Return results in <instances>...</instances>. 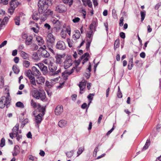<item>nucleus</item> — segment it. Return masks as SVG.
Instances as JSON below:
<instances>
[{"mask_svg": "<svg viewBox=\"0 0 161 161\" xmlns=\"http://www.w3.org/2000/svg\"><path fill=\"white\" fill-rule=\"evenodd\" d=\"M48 1L47 0H39L38 3V11L40 14H43L46 12V15H52L53 11L51 10H47L48 8Z\"/></svg>", "mask_w": 161, "mask_h": 161, "instance_id": "1", "label": "nucleus"}, {"mask_svg": "<svg viewBox=\"0 0 161 161\" xmlns=\"http://www.w3.org/2000/svg\"><path fill=\"white\" fill-rule=\"evenodd\" d=\"M55 40V38L52 34L49 33L47 34L46 37L47 46L50 51L53 54L54 53L53 50V47Z\"/></svg>", "mask_w": 161, "mask_h": 161, "instance_id": "2", "label": "nucleus"}, {"mask_svg": "<svg viewBox=\"0 0 161 161\" xmlns=\"http://www.w3.org/2000/svg\"><path fill=\"white\" fill-rule=\"evenodd\" d=\"M42 113L39 114L38 115L35 116V122L36 123V126L39 128V125L40 124L42 120V116L45 114V108L44 107H42L41 109Z\"/></svg>", "mask_w": 161, "mask_h": 161, "instance_id": "3", "label": "nucleus"}, {"mask_svg": "<svg viewBox=\"0 0 161 161\" xmlns=\"http://www.w3.org/2000/svg\"><path fill=\"white\" fill-rule=\"evenodd\" d=\"M67 10V6L64 4H60L57 5L55 11L58 13H64L66 12Z\"/></svg>", "mask_w": 161, "mask_h": 161, "instance_id": "4", "label": "nucleus"}, {"mask_svg": "<svg viewBox=\"0 0 161 161\" xmlns=\"http://www.w3.org/2000/svg\"><path fill=\"white\" fill-rule=\"evenodd\" d=\"M49 69L50 71L49 74L52 76L58 75L59 73H61V69L60 68L56 71L57 69V66L53 65H51L49 66Z\"/></svg>", "mask_w": 161, "mask_h": 161, "instance_id": "5", "label": "nucleus"}, {"mask_svg": "<svg viewBox=\"0 0 161 161\" xmlns=\"http://www.w3.org/2000/svg\"><path fill=\"white\" fill-rule=\"evenodd\" d=\"M19 125L18 124H17L13 127L12 130L13 134L16 137V139L18 141L22 138L21 135H19L18 133Z\"/></svg>", "mask_w": 161, "mask_h": 161, "instance_id": "6", "label": "nucleus"}, {"mask_svg": "<svg viewBox=\"0 0 161 161\" xmlns=\"http://www.w3.org/2000/svg\"><path fill=\"white\" fill-rule=\"evenodd\" d=\"M66 32L68 33L69 36L71 34V28L69 26H67L65 29H62L61 32V37L64 39L65 38L66 36Z\"/></svg>", "mask_w": 161, "mask_h": 161, "instance_id": "7", "label": "nucleus"}, {"mask_svg": "<svg viewBox=\"0 0 161 161\" xmlns=\"http://www.w3.org/2000/svg\"><path fill=\"white\" fill-rule=\"evenodd\" d=\"M56 48L58 49L63 50L65 49L66 46L65 43L61 41L57 42L56 46Z\"/></svg>", "mask_w": 161, "mask_h": 161, "instance_id": "8", "label": "nucleus"}, {"mask_svg": "<svg viewBox=\"0 0 161 161\" xmlns=\"http://www.w3.org/2000/svg\"><path fill=\"white\" fill-rule=\"evenodd\" d=\"M46 48V46L45 45H43V46L41 47L39 49H42V51L41 52V55L42 56L45 58H48L49 57L50 55L49 53L45 50Z\"/></svg>", "mask_w": 161, "mask_h": 161, "instance_id": "9", "label": "nucleus"}, {"mask_svg": "<svg viewBox=\"0 0 161 161\" xmlns=\"http://www.w3.org/2000/svg\"><path fill=\"white\" fill-rule=\"evenodd\" d=\"M86 83V81L84 80H83L82 81L80 82L78 85L80 88V94H82L83 93L82 91H83L84 90L85 88Z\"/></svg>", "mask_w": 161, "mask_h": 161, "instance_id": "10", "label": "nucleus"}, {"mask_svg": "<svg viewBox=\"0 0 161 161\" xmlns=\"http://www.w3.org/2000/svg\"><path fill=\"white\" fill-rule=\"evenodd\" d=\"M75 69L77 72H78L80 70V68L78 66L77 67H74L70 71L68 72L67 70H65L64 72L62 73V75L68 74V75H70L73 72Z\"/></svg>", "mask_w": 161, "mask_h": 161, "instance_id": "11", "label": "nucleus"}, {"mask_svg": "<svg viewBox=\"0 0 161 161\" xmlns=\"http://www.w3.org/2000/svg\"><path fill=\"white\" fill-rule=\"evenodd\" d=\"M64 67L65 69H67L72 64V60L70 58L66 59L64 62Z\"/></svg>", "mask_w": 161, "mask_h": 161, "instance_id": "12", "label": "nucleus"}, {"mask_svg": "<svg viewBox=\"0 0 161 161\" xmlns=\"http://www.w3.org/2000/svg\"><path fill=\"white\" fill-rule=\"evenodd\" d=\"M63 106L61 105H58L55 109V114L57 115H59L63 112Z\"/></svg>", "mask_w": 161, "mask_h": 161, "instance_id": "13", "label": "nucleus"}, {"mask_svg": "<svg viewBox=\"0 0 161 161\" xmlns=\"http://www.w3.org/2000/svg\"><path fill=\"white\" fill-rule=\"evenodd\" d=\"M39 98H37V99H41L42 101H44L46 98V94L45 92L43 91H40L39 92L38 95Z\"/></svg>", "mask_w": 161, "mask_h": 161, "instance_id": "14", "label": "nucleus"}, {"mask_svg": "<svg viewBox=\"0 0 161 161\" xmlns=\"http://www.w3.org/2000/svg\"><path fill=\"white\" fill-rule=\"evenodd\" d=\"M97 25V19H95L93 20L91 24L89 26L90 30H93V28L95 29L96 28Z\"/></svg>", "mask_w": 161, "mask_h": 161, "instance_id": "15", "label": "nucleus"}, {"mask_svg": "<svg viewBox=\"0 0 161 161\" xmlns=\"http://www.w3.org/2000/svg\"><path fill=\"white\" fill-rule=\"evenodd\" d=\"M9 18L8 17H5L2 21L0 25V30L3 28L5 25L7 24Z\"/></svg>", "mask_w": 161, "mask_h": 161, "instance_id": "16", "label": "nucleus"}, {"mask_svg": "<svg viewBox=\"0 0 161 161\" xmlns=\"http://www.w3.org/2000/svg\"><path fill=\"white\" fill-rule=\"evenodd\" d=\"M31 70L33 75L37 76L40 75L41 74L40 72L35 66L32 67Z\"/></svg>", "mask_w": 161, "mask_h": 161, "instance_id": "17", "label": "nucleus"}, {"mask_svg": "<svg viewBox=\"0 0 161 161\" xmlns=\"http://www.w3.org/2000/svg\"><path fill=\"white\" fill-rule=\"evenodd\" d=\"M36 40L39 46H42L44 44L45 42L42 37L39 36H36Z\"/></svg>", "mask_w": 161, "mask_h": 161, "instance_id": "18", "label": "nucleus"}, {"mask_svg": "<svg viewBox=\"0 0 161 161\" xmlns=\"http://www.w3.org/2000/svg\"><path fill=\"white\" fill-rule=\"evenodd\" d=\"M45 81V78L42 76L38 77L36 79V82L37 84H39L42 85L43 84Z\"/></svg>", "mask_w": 161, "mask_h": 161, "instance_id": "19", "label": "nucleus"}, {"mask_svg": "<svg viewBox=\"0 0 161 161\" xmlns=\"http://www.w3.org/2000/svg\"><path fill=\"white\" fill-rule=\"evenodd\" d=\"M31 105L34 108H42V107L39 103H37L33 99H32L31 102Z\"/></svg>", "mask_w": 161, "mask_h": 161, "instance_id": "20", "label": "nucleus"}, {"mask_svg": "<svg viewBox=\"0 0 161 161\" xmlns=\"http://www.w3.org/2000/svg\"><path fill=\"white\" fill-rule=\"evenodd\" d=\"M80 36V32L78 30H75V33L72 36V38L75 40H76L78 39Z\"/></svg>", "mask_w": 161, "mask_h": 161, "instance_id": "21", "label": "nucleus"}, {"mask_svg": "<svg viewBox=\"0 0 161 161\" xmlns=\"http://www.w3.org/2000/svg\"><path fill=\"white\" fill-rule=\"evenodd\" d=\"M89 55V54L87 53H85L84 54L82 55L80 57V60L83 59L82 62V64H83L87 62L88 60V57Z\"/></svg>", "mask_w": 161, "mask_h": 161, "instance_id": "22", "label": "nucleus"}, {"mask_svg": "<svg viewBox=\"0 0 161 161\" xmlns=\"http://www.w3.org/2000/svg\"><path fill=\"white\" fill-rule=\"evenodd\" d=\"M41 56L37 52H34L32 55V58L36 61H38L40 60Z\"/></svg>", "mask_w": 161, "mask_h": 161, "instance_id": "23", "label": "nucleus"}, {"mask_svg": "<svg viewBox=\"0 0 161 161\" xmlns=\"http://www.w3.org/2000/svg\"><path fill=\"white\" fill-rule=\"evenodd\" d=\"M56 60L55 62L56 64H61L62 63V56L61 55H57L55 57Z\"/></svg>", "mask_w": 161, "mask_h": 161, "instance_id": "24", "label": "nucleus"}, {"mask_svg": "<svg viewBox=\"0 0 161 161\" xmlns=\"http://www.w3.org/2000/svg\"><path fill=\"white\" fill-rule=\"evenodd\" d=\"M39 91H38L36 89L32 90L31 91V95L32 96L36 99L38 98L39 97L38 95L39 94Z\"/></svg>", "mask_w": 161, "mask_h": 161, "instance_id": "25", "label": "nucleus"}, {"mask_svg": "<svg viewBox=\"0 0 161 161\" xmlns=\"http://www.w3.org/2000/svg\"><path fill=\"white\" fill-rule=\"evenodd\" d=\"M67 123V121L65 120H61L59 121L58 123V126L61 128L65 127Z\"/></svg>", "mask_w": 161, "mask_h": 161, "instance_id": "26", "label": "nucleus"}, {"mask_svg": "<svg viewBox=\"0 0 161 161\" xmlns=\"http://www.w3.org/2000/svg\"><path fill=\"white\" fill-rule=\"evenodd\" d=\"M7 96L6 97H4L2 98V99H3V100L4 98L5 99V102L4 103H5V105H6V107L7 108L8 107V105L10 103V99L9 98V93H7Z\"/></svg>", "mask_w": 161, "mask_h": 161, "instance_id": "27", "label": "nucleus"}, {"mask_svg": "<svg viewBox=\"0 0 161 161\" xmlns=\"http://www.w3.org/2000/svg\"><path fill=\"white\" fill-rule=\"evenodd\" d=\"M32 41V37L31 36H28V37L26 39L25 44L27 45H30Z\"/></svg>", "mask_w": 161, "mask_h": 161, "instance_id": "28", "label": "nucleus"}, {"mask_svg": "<svg viewBox=\"0 0 161 161\" xmlns=\"http://www.w3.org/2000/svg\"><path fill=\"white\" fill-rule=\"evenodd\" d=\"M25 75L30 79L32 78L33 77H34L32 71L30 69L28 70L26 72Z\"/></svg>", "mask_w": 161, "mask_h": 161, "instance_id": "29", "label": "nucleus"}, {"mask_svg": "<svg viewBox=\"0 0 161 161\" xmlns=\"http://www.w3.org/2000/svg\"><path fill=\"white\" fill-rule=\"evenodd\" d=\"M133 65V58L131 57L129 59V62L128 65V69L129 70L131 69Z\"/></svg>", "mask_w": 161, "mask_h": 161, "instance_id": "30", "label": "nucleus"}, {"mask_svg": "<svg viewBox=\"0 0 161 161\" xmlns=\"http://www.w3.org/2000/svg\"><path fill=\"white\" fill-rule=\"evenodd\" d=\"M150 142L149 139L147 140L146 142L142 149V151H144L147 149L150 145Z\"/></svg>", "mask_w": 161, "mask_h": 161, "instance_id": "31", "label": "nucleus"}, {"mask_svg": "<svg viewBox=\"0 0 161 161\" xmlns=\"http://www.w3.org/2000/svg\"><path fill=\"white\" fill-rule=\"evenodd\" d=\"M93 31L92 30H90V31L89 32H87L86 34V36L87 38V39H88L89 40H91L92 41V33Z\"/></svg>", "mask_w": 161, "mask_h": 161, "instance_id": "32", "label": "nucleus"}, {"mask_svg": "<svg viewBox=\"0 0 161 161\" xmlns=\"http://www.w3.org/2000/svg\"><path fill=\"white\" fill-rule=\"evenodd\" d=\"M19 3L17 1H13L11 0V2L10 3V6L15 7V8L18 6Z\"/></svg>", "mask_w": 161, "mask_h": 161, "instance_id": "33", "label": "nucleus"}, {"mask_svg": "<svg viewBox=\"0 0 161 161\" xmlns=\"http://www.w3.org/2000/svg\"><path fill=\"white\" fill-rule=\"evenodd\" d=\"M21 54L22 58L24 59H28L29 58V55L24 52L21 51Z\"/></svg>", "mask_w": 161, "mask_h": 161, "instance_id": "34", "label": "nucleus"}, {"mask_svg": "<svg viewBox=\"0 0 161 161\" xmlns=\"http://www.w3.org/2000/svg\"><path fill=\"white\" fill-rule=\"evenodd\" d=\"M36 26V28H35L34 27H32L31 28V30L33 31L36 33H37L39 32V27L38 26V25L36 23L35 24Z\"/></svg>", "mask_w": 161, "mask_h": 161, "instance_id": "35", "label": "nucleus"}, {"mask_svg": "<svg viewBox=\"0 0 161 161\" xmlns=\"http://www.w3.org/2000/svg\"><path fill=\"white\" fill-rule=\"evenodd\" d=\"M74 152V150H72L71 151L66 152V155L68 157L70 158L73 156Z\"/></svg>", "mask_w": 161, "mask_h": 161, "instance_id": "36", "label": "nucleus"}, {"mask_svg": "<svg viewBox=\"0 0 161 161\" xmlns=\"http://www.w3.org/2000/svg\"><path fill=\"white\" fill-rule=\"evenodd\" d=\"M15 9V7L10 6V7L8 9V13L10 14H12Z\"/></svg>", "mask_w": 161, "mask_h": 161, "instance_id": "37", "label": "nucleus"}, {"mask_svg": "<svg viewBox=\"0 0 161 161\" xmlns=\"http://www.w3.org/2000/svg\"><path fill=\"white\" fill-rule=\"evenodd\" d=\"M84 147H79L77 152V157L79 156L83 152L84 150Z\"/></svg>", "mask_w": 161, "mask_h": 161, "instance_id": "38", "label": "nucleus"}, {"mask_svg": "<svg viewBox=\"0 0 161 161\" xmlns=\"http://www.w3.org/2000/svg\"><path fill=\"white\" fill-rule=\"evenodd\" d=\"M32 19L35 20H37L39 19L38 14L37 13H34L32 16Z\"/></svg>", "mask_w": 161, "mask_h": 161, "instance_id": "39", "label": "nucleus"}, {"mask_svg": "<svg viewBox=\"0 0 161 161\" xmlns=\"http://www.w3.org/2000/svg\"><path fill=\"white\" fill-rule=\"evenodd\" d=\"M119 39H117L115 41L114 44V49L115 50L116 48H117L119 47Z\"/></svg>", "mask_w": 161, "mask_h": 161, "instance_id": "40", "label": "nucleus"}, {"mask_svg": "<svg viewBox=\"0 0 161 161\" xmlns=\"http://www.w3.org/2000/svg\"><path fill=\"white\" fill-rule=\"evenodd\" d=\"M73 0H62L64 3L65 4L69 3V6H70L73 3Z\"/></svg>", "mask_w": 161, "mask_h": 161, "instance_id": "41", "label": "nucleus"}, {"mask_svg": "<svg viewBox=\"0 0 161 161\" xmlns=\"http://www.w3.org/2000/svg\"><path fill=\"white\" fill-rule=\"evenodd\" d=\"M68 46L69 47H71L73 46V41L72 40H70L69 38H68L67 40Z\"/></svg>", "mask_w": 161, "mask_h": 161, "instance_id": "42", "label": "nucleus"}, {"mask_svg": "<svg viewBox=\"0 0 161 161\" xmlns=\"http://www.w3.org/2000/svg\"><path fill=\"white\" fill-rule=\"evenodd\" d=\"M20 19L19 17L16 16L14 18V21L15 24L19 25Z\"/></svg>", "mask_w": 161, "mask_h": 161, "instance_id": "43", "label": "nucleus"}, {"mask_svg": "<svg viewBox=\"0 0 161 161\" xmlns=\"http://www.w3.org/2000/svg\"><path fill=\"white\" fill-rule=\"evenodd\" d=\"M4 85V80L3 77H0V88H3Z\"/></svg>", "mask_w": 161, "mask_h": 161, "instance_id": "44", "label": "nucleus"}, {"mask_svg": "<svg viewBox=\"0 0 161 161\" xmlns=\"http://www.w3.org/2000/svg\"><path fill=\"white\" fill-rule=\"evenodd\" d=\"M16 106L20 107L21 108H24V105L23 103L20 102H18L16 103Z\"/></svg>", "mask_w": 161, "mask_h": 161, "instance_id": "45", "label": "nucleus"}, {"mask_svg": "<svg viewBox=\"0 0 161 161\" xmlns=\"http://www.w3.org/2000/svg\"><path fill=\"white\" fill-rule=\"evenodd\" d=\"M141 17V21H143L144 19L145 15H146V12L145 11H141L140 12Z\"/></svg>", "mask_w": 161, "mask_h": 161, "instance_id": "46", "label": "nucleus"}, {"mask_svg": "<svg viewBox=\"0 0 161 161\" xmlns=\"http://www.w3.org/2000/svg\"><path fill=\"white\" fill-rule=\"evenodd\" d=\"M31 49L33 51L36 50L38 48V46L35 44H33L31 45Z\"/></svg>", "mask_w": 161, "mask_h": 161, "instance_id": "47", "label": "nucleus"}, {"mask_svg": "<svg viewBox=\"0 0 161 161\" xmlns=\"http://www.w3.org/2000/svg\"><path fill=\"white\" fill-rule=\"evenodd\" d=\"M30 64V62L27 60H25L23 62V65L26 68H28Z\"/></svg>", "mask_w": 161, "mask_h": 161, "instance_id": "48", "label": "nucleus"}, {"mask_svg": "<svg viewBox=\"0 0 161 161\" xmlns=\"http://www.w3.org/2000/svg\"><path fill=\"white\" fill-rule=\"evenodd\" d=\"M92 42V41L91 40H89L88 39H87V42L86 43V49L87 50H88L90 46L91 43Z\"/></svg>", "mask_w": 161, "mask_h": 161, "instance_id": "49", "label": "nucleus"}, {"mask_svg": "<svg viewBox=\"0 0 161 161\" xmlns=\"http://www.w3.org/2000/svg\"><path fill=\"white\" fill-rule=\"evenodd\" d=\"M30 82L31 84L34 86H36V81L34 77H33L32 78H31L30 79Z\"/></svg>", "mask_w": 161, "mask_h": 161, "instance_id": "50", "label": "nucleus"}, {"mask_svg": "<svg viewBox=\"0 0 161 161\" xmlns=\"http://www.w3.org/2000/svg\"><path fill=\"white\" fill-rule=\"evenodd\" d=\"M5 140L4 138H2L1 140L0 146L1 147H3L5 145Z\"/></svg>", "mask_w": 161, "mask_h": 161, "instance_id": "51", "label": "nucleus"}, {"mask_svg": "<svg viewBox=\"0 0 161 161\" xmlns=\"http://www.w3.org/2000/svg\"><path fill=\"white\" fill-rule=\"evenodd\" d=\"M13 69L16 74H18L19 71V69L16 66H14L13 67Z\"/></svg>", "mask_w": 161, "mask_h": 161, "instance_id": "52", "label": "nucleus"}, {"mask_svg": "<svg viewBox=\"0 0 161 161\" xmlns=\"http://www.w3.org/2000/svg\"><path fill=\"white\" fill-rule=\"evenodd\" d=\"M23 119H19V120L20 122H21L23 125H25L26 123L28 122V120L27 119H25L24 120L22 121Z\"/></svg>", "mask_w": 161, "mask_h": 161, "instance_id": "53", "label": "nucleus"}, {"mask_svg": "<svg viewBox=\"0 0 161 161\" xmlns=\"http://www.w3.org/2000/svg\"><path fill=\"white\" fill-rule=\"evenodd\" d=\"M94 93H90L87 97V98L89 99V101H91L93 99V96L94 95Z\"/></svg>", "mask_w": 161, "mask_h": 161, "instance_id": "54", "label": "nucleus"}, {"mask_svg": "<svg viewBox=\"0 0 161 161\" xmlns=\"http://www.w3.org/2000/svg\"><path fill=\"white\" fill-rule=\"evenodd\" d=\"M80 19L79 17H75L74 19H73L72 21L74 23H76L79 22Z\"/></svg>", "mask_w": 161, "mask_h": 161, "instance_id": "55", "label": "nucleus"}, {"mask_svg": "<svg viewBox=\"0 0 161 161\" xmlns=\"http://www.w3.org/2000/svg\"><path fill=\"white\" fill-rule=\"evenodd\" d=\"M80 61H81L80 59H79L78 60H77L75 61V67H77L80 64Z\"/></svg>", "mask_w": 161, "mask_h": 161, "instance_id": "56", "label": "nucleus"}, {"mask_svg": "<svg viewBox=\"0 0 161 161\" xmlns=\"http://www.w3.org/2000/svg\"><path fill=\"white\" fill-rule=\"evenodd\" d=\"M5 103H3L2 99L1 98L0 100V107L1 108H3L5 107Z\"/></svg>", "mask_w": 161, "mask_h": 161, "instance_id": "57", "label": "nucleus"}, {"mask_svg": "<svg viewBox=\"0 0 161 161\" xmlns=\"http://www.w3.org/2000/svg\"><path fill=\"white\" fill-rule=\"evenodd\" d=\"M46 85L49 88L51 87L53 85V83L50 82L48 81H47L46 82Z\"/></svg>", "mask_w": 161, "mask_h": 161, "instance_id": "58", "label": "nucleus"}, {"mask_svg": "<svg viewBox=\"0 0 161 161\" xmlns=\"http://www.w3.org/2000/svg\"><path fill=\"white\" fill-rule=\"evenodd\" d=\"M35 65L37 66L41 70L44 65V64L42 63H39L37 64H36Z\"/></svg>", "mask_w": 161, "mask_h": 161, "instance_id": "59", "label": "nucleus"}, {"mask_svg": "<svg viewBox=\"0 0 161 161\" xmlns=\"http://www.w3.org/2000/svg\"><path fill=\"white\" fill-rule=\"evenodd\" d=\"M87 4L90 8L92 7V3L90 0H88L87 2H86V4Z\"/></svg>", "mask_w": 161, "mask_h": 161, "instance_id": "60", "label": "nucleus"}, {"mask_svg": "<svg viewBox=\"0 0 161 161\" xmlns=\"http://www.w3.org/2000/svg\"><path fill=\"white\" fill-rule=\"evenodd\" d=\"M124 18L123 17H121L120 19V22L119 23V25L122 26L123 25Z\"/></svg>", "mask_w": 161, "mask_h": 161, "instance_id": "61", "label": "nucleus"}, {"mask_svg": "<svg viewBox=\"0 0 161 161\" xmlns=\"http://www.w3.org/2000/svg\"><path fill=\"white\" fill-rule=\"evenodd\" d=\"M7 43V41H4L3 42H2V43L0 45V48H2V47L4 46Z\"/></svg>", "mask_w": 161, "mask_h": 161, "instance_id": "62", "label": "nucleus"}, {"mask_svg": "<svg viewBox=\"0 0 161 161\" xmlns=\"http://www.w3.org/2000/svg\"><path fill=\"white\" fill-rule=\"evenodd\" d=\"M119 35L120 37L123 39H125V34L123 32H120L119 34Z\"/></svg>", "mask_w": 161, "mask_h": 161, "instance_id": "63", "label": "nucleus"}, {"mask_svg": "<svg viewBox=\"0 0 161 161\" xmlns=\"http://www.w3.org/2000/svg\"><path fill=\"white\" fill-rule=\"evenodd\" d=\"M28 36L27 34L25 33H23L22 34V37L24 39H26Z\"/></svg>", "mask_w": 161, "mask_h": 161, "instance_id": "64", "label": "nucleus"}]
</instances>
